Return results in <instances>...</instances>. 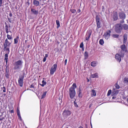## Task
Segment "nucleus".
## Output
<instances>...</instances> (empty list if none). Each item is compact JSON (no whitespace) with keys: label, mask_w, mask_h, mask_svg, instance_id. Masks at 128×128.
Listing matches in <instances>:
<instances>
[{"label":"nucleus","mask_w":128,"mask_h":128,"mask_svg":"<svg viewBox=\"0 0 128 128\" xmlns=\"http://www.w3.org/2000/svg\"><path fill=\"white\" fill-rule=\"evenodd\" d=\"M22 61L20 60L15 62L14 64V69L16 71H20L22 67Z\"/></svg>","instance_id":"nucleus-1"},{"label":"nucleus","mask_w":128,"mask_h":128,"mask_svg":"<svg viewBox=\"0 0 128 128\" xmlns=\"http://www.w3.org/2000/svg\"><path fill=\"white\" fill-rule=\"evenodd\" d=\"M122 29V26L121 24H118L116 25L114 30L116 33H120Z\"/></svg>","instance_id":"nucleus-2"},{"label":"nucleus","mask_w":128,"mask_h":128,"mask_svg":"<svg viewBox=\"0 0 128 128\" xmlns=\"http://www.w3.org/2000/svg\"><path fill=\"white\" fill-rule=\"evenodd\" d=\"M76 94L75 90L72 87L70 88L69 90V94L70 98L72 99L75 97Z\"/></svg>","instance_id":"nucleus-3"},{"label":"nucleus","mask_w":128,"mask_h":128,"mask_svg":"<svg viewBox=\"0 0 128 128\" xmlns=\"http://www.w3.org/2000/svg\"><path fill=\"white\" fill-rule=\"evenodd\" d=\"M24 74L20 75L19 76L18 80L19 85L22 87L23 85V79L24 78Z\"/></svg>","instance_id":"nucleus-4"},{"label":"nucleus","mask_w":128,"mask_h":128,"mask_svg":"<svg viewBox=\"0 0 128 128\" xmlns=\"http://www.w3.org/2000/svg\"><path fill=\"white\" fill-rule=\"evenodd\" d=\"M96 21L97 24L96 30L98 29L102 26L101 23L100 22V18L98 15H96Z\"/></svg>","instance_id":"nucleus-5"},{"label":"nucleus","mask_w":128,"mask_h":128,"mask_svg":"<svg viewBox=\"0 0 128 128\" xmlns=\"http://www.w3.org/2000/svg\"><path fill=\"white\" fill-rule=\"evenodd\" d=\"M71 112L68 110H65L62 114V115L64 117H67L68 116L70 115Z\"/></svg>","instance_id":"nucleus-6"},{"label":"nucleus","mask_w":128,"mask_h":128,"mask_svg":"<svg viewBox=\"0 0 128 128\" xmlns=\"http://www.w3.org/2000/svg\"><path fill=\"white\" fill-rule=\"evenodd\" d=\"M57 67V64H54L51 68L50 71V74H53L56 70Z\"/></svg>","instance_id":"nucleus-7"},{"label":"nucleus","mask_w":128,"mask_h":128,"mask_svg":"<svg viewBox=\"0 0 128 128\" xmlns=\"http://www.w3.org/2000/svg\"><path fill=\"white\" fill-rule=\"evenodd\" d=\"M112 16L114 21L116 20L118 18L117 12H113Z\"/></svg>","instance_id":"nucleus-8"},{"label":"nucleus","mask_w":128,"mask_h":128,"mask_svg":"<svg viewBox=\"0 0 128 128\" xmlns=\"http://www.w3.org/2000/svg\"><path fill=\"white\" fill-rule=\"evenodd\" d=\"M111 32V31L110 30H109L104 33L103 36H104L106 39L108 40L109 38Z\"/></svg>","instance_id":"nucleus-9"},{"label":"nucleus","mask_w":128,"mask_h":128,"mask_svg":"<svg viewBox=\"0 0 128 128\" xmlns=\"http://www.w3.org/2000/svg\"><path fill=\"white\" fill-rule=\"evenodd\" d=\"M119 16L120 19L124 20L126 18V14L123 12H120L118 14Z\"/></svg>","instance_id":"nucleus-10"},{"label":"nucleus","mask_w":128,"mask_h":128,"mask_svg":"<svg viewBox=\"0 0 128 128\" xmlns=\"http://www.w3.org/2000/svg\"><path fill=\"white\" fill-rule=\"evenodd\" d=\"M118 91V90L113 88L112 90V92L111 94L112 96H116L118 94L119 92Z\"/></svg>","instance_id":"nucleus-11"},{"label":"nucleus","mask_w":128,"mask_h":128,"mask_svg":"<svg viewBox=\"0 0 128 128\" xmlns=\"http://www.w3.org/2000/svg\"><path fill=\"white\" fill-rule=\"evenodd\" d=\"M92 31L91 30H90L86 34V40H88L89 39L90 37V36L92 33Z\"/></svg>","instance_id":"nucleus-12"},{"label":"nucleus","mask_w":128,"mask_h":128,"mask_svg":"<svg viewBox=\"0 0 128 128\" xmlns=\"http://www.w3.org/2000/svg\"><path fill=\"white\" fill-rule=\"evenodd\" d=\"M31 11L32 14L36 16H37L38 14V11L36 10L34 8H31Z\"/></svg>","instance_id":"nucleus-13"},{"label":"nucleus","mask_w":128,"mask_h":128,"mask_svg":"<svg viewBox=\"0 0 128 128\" xmlns=\"http://www.w3.org/2000/svg\"><path fill=\"white\" fill-rule=\"evenodd\" d=\"M8 39L6 38L5 40V42L4 44V50L7 51L8 50Z\"/></svg>","instance_id":"nucleus-14"},{"label":"nucleus","mask_w":128,"mask_h":128,"mask_svg":"<svg viewBox=\"0 0 128 128\" xmlns=\"http://www.w3.org/2000/svg\"><path fill=\"white\" fill-rule=\"evenodd\" d=\"M120 56L119 54H117L115 56V58L116 60L120 62L121 61Z\"/></svg>","instance_id":"nucleus-15"},{"label":"nucleus","mask_w":128,"mask_h":128,"mask_svg":"<svg viewBox=\"0 0 128 128\" xmlns=\"http://www.w3.org/2000/svg\"><path fill=\"white\" fill-rule=\"evenodd\" d=\"M78 96L79 98H82V90L80 87L78 91Z\"/></svg>","instance_id":"nucleus-16"},{"label":"nucleus","mask_w":128,"mask_h":128,"mask_svg":"<svg viewBox=\"0 0 128 128\" xmlns=\"http://www.w3.org/2000/svg\"><path fill=\"white\" fill-rule=\"evenodd\" d=\"M34 5L36 6H38L40 4V2L36 0H34L33 2Z\"/></svg>","instance_id":"nucleus-17"},{"label":"nucleus","mask_w":128,"mask_h":128,"mask_svg":"<svg viewBox=\"0 0 128 128\" xmlns=\"http://www.w3.org/2000/svg\"><path fill=\"white\" fill-rule=\"evenodd\" d=\"M123 82L124 84L128 85V78L127 77L124 78L123 80Z\"/></svg>","instance_id":"nucleus-18"},{"label":"nucleus","mask_w":128,"mask_h":128,"mask_svg":"<svg viewBox=\"0 0 128 128\" xmlns=\"http://www.w3.org/2000/svg\"><path fill=\"white\" fill-rule=\"evenodd\" d=\"M127 35L126 34H125L123 36L124 37V40L123 43L125 44L127 40Z\"/></svg>","instance_id":"nucleus-19"},{"label":"nucleus","mask_w":128,"mask_h":128,"mask_svg":"<svg viewBox=\"0 0 128 128\" xmlns=\"http://www.w3.org/2000/svg\"><path fill=\"white\" fill-rule=\"evenodd\" d=\"M120 48L121 49V50H125V52L126 51V46L125 44H123V45L120 46Z\"/></svg>","instance_id":"nucleus-20"},{"label":"nucleus","mask_w":128,"mask_h":128,"mask_svg":"<svg viewBox=\"0 0 128 128\" xmlns=\"http://www.w3.org/2000/svg\"><path fill=\"white\" fill-rule=\"evenodd\" d=\"M125 51V50H121L119 54L120 56L121 57H123L124 56Z\"/></svg>","instance_id":"nucleus-21"},{"label":"nucleus","mask_w":128,"mask_h":128,"mask_svg":"<svg viewBox=\"0 0 128 128\" xmlns=\"http://www.w3.org/2000/svg\"><path fill=\"white\" fill-rule=\"evenodd\" d=\"M122 26L124 30H126L128 29V25L127 24H124Z\"/></svg>","instance_id":"nucleus-22"},{"label":"nucleus","mask_w":128,"mask_h":128,"mask_svg":"<svg viewBox=\"0 0 128 128\" xmlns=\"http://www.w3.org/2000/svg\"><path fill=\"white\" fill-rule=\"evenodd\" d=\"M84 59L85 60L87 59L88 58V53L87 51H85V53L84 54Z\"/></svg>","instance_id":"nucleus-23"},{"label":"nucleus","mask_w":128,"mask_h":128,"mask_svg":"<svg viewBox=\"0 0 128 128\" xmlns=\"http://www.w3.org/2000/svg\"><path fill=\"white\" fill-rule=\"evenodd\" d=\"M91 77L92 78H98V75L97 73H96L94 74H92Z\"/></svg>","instance_id":"nucleus-24"},{"label":"nucleus","mask_w":128,"mask_h":128,"mask_svg":"<svg viewBox=\"0 0 128 128\" xmlns=\"http://www.w3.org/2000/svg\"><path fill=\"white\" fill-rule=\"evenodd\" d=\"M8 54L7 53L5 55L4 60L6 61V64H7L8 62Z\"/></svg>","instance_id":"nucleus-25"},{"label":"nucleus","mask_w":128,"mask_h":128,"mask_svg":"<svg viewBox=\"0 0 128 128\" xmlns=\"http://www.w3.org/2000/svg\"><path fill=\"white\" fill-rule=\"evenodd\" d=\"M96 62L95 61L92 62L91 63V66L93 67H94L96 66Z\"/></svg>","instance_id":"nucleus-26"},{"label":"nucleus","mask_w":128,"mask_h":128,"mask_svg":"<svg viewBox=\"0 0 128 128\" xmlns=\"http://www.w3.org/2000/svg\"><path fill=\"white\" fill-rule=\"evenodd\" d=\"M42 84H40L42 86L44 87V85L46 84V82H45L44 80H42Z\"/></svg>","instance_id":"nucleus-27"},{"label":"nucleus","mask_w":128,"mask_h":128,"mask_svg":"<svg viewBox=\"0 0 128 128\" xmlns=\"http://www.w3.org/2000/svg\"><path fill=\"white\" fill-rule=\"evenodd\" d=\"M19 37L18 36H17L16 38L14 39V44H17L18 42V40L19 39Z\"/></svg>","instance_id":"nucleus-28"},{"label":"nucleus","mask_w":128,"mask_h":128,"mask_svg":"<svg viewBox=\"0 0 128 128\" xmlns=\"http://www.w3.org/2000/svg\"><path fill=\"white\" fill-rule=\"evenodd\" d=\"M47 92L46 91L45 92H44L43 94L42 95L41 97V98L42 99L43 98H45V97L46 96V94L47 93Z\"/></svg>","instance_id":"nucleus-29"},{"label":"nucleus","mask_w":128,"mask_h":128,"mask_svg":"<svg viewBox=\"0 0 128 128\" xmlns=\"http://www.w3.org/2000/svg\"><path fill=\"white\" fill-rule=\"evenodd\" d=\"M56 24L57 25V28H58L60 26V22L58 20H56Z\"/></svg>","instance_id":"nucleus-30"},{"label":"nucleus","mask_w":128,"mask_h":128,"mask_svg":"<svg viewBox=\"0 0 128 128\" xmlns=\"http://www.w3.org/2000/svg\"><path fill=\"white\" fill-rule=\"evenodd\" d=\"M99 42L100 44L102 45L104 43V41L102 39H100V40Z\"/></svg>","instance_id":"nucleus-31"},{"label":"nucleus","mask_w":128,"mask_h":128,"mask_svg":"<svg viewBox=\"0 0 128 128\" xmlns=\"http://www.w3.org/2000/svg\"><path fill=\"white\" fill-rule=\"evenodd\" d=\"M112 37L114 38H118L119 37V35L117 34H113L112 36Z\"/></svg>","instance_id":"nucleus-32"},{"label":"nucleus","mask_w":128,"mask_h":128,"mask_svg":"<svg viewBox=\"0 0 128 128\" xmlns=\"http://www.w3.org/2000/svg\"><path fill=\"white\" fill-rule=\"evenodd\" d=\"M62 96L60 97V96L59 98V104H61L62 103Z\"/></svg>","instance_id":"nucleus-33"},{"label":"nucleus","mask_w":128,"mask_h":128,"mask_svg":"<svg viewBox=\"0 0 128 128\" xmlns=\"http://www.w3.org/2000/svg\"><path fill=\"white\" fill-rule=\"evenodd\" d=\"M76 87L77 86L76 84L75 83H74L73 84L72 86H71L70 88H74V89L75 90V89L76 88Z\"/></svg>","instance_id":"nucleus-34"},{"label":"nucleus","mask_w":128,"mask_h":128,"mask_svg":"<svg viewBox=\"0 0 128 128\" xmlns=\"http://www.w3.org/2000/svg\"><path fill=\"white\" fill-rule=\"evenodd\" d=\"M112 92V90H110L108 93L107 94V96H110V94H111V93Z\"/></svg>","instance_id":"nucleus-35"},{"label":"nucleus","mask_w":128,"mask_h":128,"mask_svg":"<svg viewBox=\"0 0 128 128\" xmlns=\"http://www.w3.org/2000/svg\"><path fill=\"white\" fill-rule=\"evenodd\" d=\"M70 11L73 13H75L76 12V10L75 9L70 10Z\"/></svg>","instance_id":"nucleus-36"},{"label":"nucleus","mask_w":128,"mask_h":128,"mask_svg":"<svg viewBox=\"0 0 128 128\" xmlns=\"http://www.w3.org/2000/svg\"><path fill=\"white\" fill-rule=\"evenodd\" d=\"M92 92L93 93V95L94 96H96V93L95 91L94 90H92Z\"/></svg>","instance_id":"nucleus-37"},{"label":"nucleus","mask_w":128,"mask_h":128,"mask_svg":"<svg viewBox=\"0 0 128 128\" xmlns=\"http://www.w3.org/2000/svg\"><path fill=\"white\" fill-rule=\"evenodd\" d=\"M115 86L117 89H119L120 88L119 86L117 84H115Z\"/></svg>","instance_id":"nucleus-38"},{"label":"nucleus","mask_w":128,"mask_h":128,"mask_svg":"<svg viewBox=\"0 0 128 128\" xmlns=\"http://www.w3.org/2000/svg\"><path fill=\"white\" fill-rule=\"evenodd\" d=\"M76 100V99H75V100L74 102V104L76 107H78V106L77 104V103H76V102H75Z\"/></svg>","instance_id":"nucleus-39"},{"label":"nucleus","mask_w":128,"mask_h":128,"mask_svg":"<svg viewBox=\"0 0 128 128\" xmlns=\"http://www.w3.org/2000/svg\"><path fill=\"white\" fill-rule=\"evenodd\" d=\"M80 47L81 48L84 47V44L83 42H82L80 44Z\"/></svg>","instance_id":"nucleus-40"},{"label":"nucleus","mask_w":128,"mask_h":128,"mask_svg":"<svg viewBox=\"0 0 128 128\" xmlns=\"http://www.w3.org/2000/svg\"><path fill=\"white\" fill-rule=\"evenodd\" d=\"M30 88H34V89H35L36 88L35 87L34 85H33V84H31L30 86Z\"/></svg>","instance_id":"nucleus-41"},{"label":"nucleus","mask_w":128,"mask_h":128,"mask_svg":"<svg viewBox=\"0 0 128 128\" xmlns=\"http://www.w3.org/2000/svg\"><path fill=\"white\" fill-rule=\"evenodd\" d=\"M6 32L7 33H8V27L7 26V25H6Z\"/></svg>","instance_id":"nucleus-42"},{"label":"nucleus","mask_w":128,"mask_h":128,"mask_svg":"<svg viewBox=\"0 0 128 128\" xmlns=\"http://www.w3.org/2000/svg\"><path fill=\"white\" fill-rule=\"evenodd\" d=\"M17 113L18 115V114H20L19 110L18 108H17Z\"/></svg>","instance_id":"nucleus-43"},{"label":"nucleus","mask_w":128,"mask_h":128,"mask_svg":"<svg viewBox=\"0 0 128 128\" xmlns=\"http://www.w3.org/2000/svg\"><path fill=\"white\" fill-rule=\"evenodd\" d=\"M18 118L19 120H22V119L21 116L20 115V114L18 115Z\"/></svg>","instance_id":"nucleus-44"},{"label":"nucleus","mask_w":128,"mask_h":128,"mask_svg":"<svg viewBox=\"0 0 128 128\" xmlns=\"http://www.w3.org/2000/svg\"><path fill=\"white\" fill-rule=\"evenodd\" d=\"M28 1L26 3V4L27 5H28V6L29 5L30 3H29V0H27Z\"/></svg>","instance_id":"nucleus-45"},{"label":"nucleus","mask_w":128,"mask_h":128,"mask_svg":"<svg viewBox=\"0 0 128 128\" xmlns=\"http://www.w3.org/2000/svg\"><path fill=\"white\" fill-rule=\"evenodd\" d=\"M102 11L103 12H104V6H102Z\"/></svg>","instance_id":"nucleus-46"},{"label":"nucleus","mask_w":128,"mask_h":128,"mask_svg":"<svg viewBox=\"0 0 128 128\" xmlns=\"http://www.w3.org/2000/svg\"><path fill=\"white\" fill-rule=\"evenodd\" d=\"M9 111L10 113H14V110H9Z\"/></svg>","instance_id":"nucleus-47"},{"label":"nucleus","mask_w":128,"mask_h":128,"mask_svg":"<svg viewBox=\"0 0 128 128\" xmlns=\"http://www.w3.org/2000/svg\"><path fill=\"white\" fill-rule=\"evenodd\" d=\"M12 39L11 36L8 35V40H11Z\"/></svg>","instance_id":"nucleus-48"},{"label":"nucleus","mask_w":128,"mask_h":128,"mask_svg":"<svg viewBox=\"0 0 128 128\" xmlns=\"http://www.w3.org/2000/svg\"><path fill=\"white\" fill-rule=\"evenodd\" d=\"M124 20H122L120 22V23L121 24H123L124 22Z\"/></svg>","instance_id":"nucleus-49"},{"label":"nucleus","mask_w":128,"mask_h":128,"mask_svg":"<svg viewBox=\"0 0 128 128\" xmlns=\"http://www.w3.org/2000/svg\"><path fill=\"white\" fill-rule=\"evenodd\" d=\"M46 58L44 57L43 59V62H44L46 61Z\"/></svg>","instance_id":"nucleus-50"},{"label":"nucleus","mask_w":128,"mask_h":128,"mask_svg":"<svg viewBox=\"0 0 128 128\" xmlns=\"http://www.w3.org/2000/svg\"><path fill=\"white\" fill-rule=\"evenodd\" d=\"M67 62V59H66L64 61V65L65 66L66 65Z\"/></svg>","instance_id":"nucleus-51"},{"label":"nucleus","mask_w":128,"mask_h":128,"mask_svg":"<svg viewBox=\"0 0 128 128\" xmlns=\"http://www.w3.org/2000/svg\"><path fill=\"white\" fill-rule=\"evenodd\" d=\"M3 92H5L6 91V89L4 87H3Z\"/></svg>","instance_id":"nucleus-52"},{"label":"nucleus","mask_w":128,"mask_h":128,"mask_svg":"<svg viewBox=\"0 0 128 128\" xmlns=\"http://www.w3.org/2000/svg\"><path fill=\"white\" fill-rule=\"evenodd\" d=\"M81 12V10H80L79 9H78V10H77V12L76 13H77V12H78V13H80Z\"/></svg>","instance_id":"nucleus-53"},{"label":"nucleus","mask_w":128,"mask_h":128,"mask_svg":"<svg viewBox=\"0 0 128 128\" xmlns=\"http://www.w3.org/2000/svg\"><path fill=\"white\" fill-rule=\"evenodd\" d=\"M113 96L112 97V99H115V98H116V96Z\"/></svg>","instance_id":"nucleus-54"},{"label":"nucleus","mask_w":128,"mask_h":128,"mask_svg":"<svg viewBox=\"0 0 128 128\" xmlns=\"http://www.w3.org/2000/svg\"><path fill=\"white\" fill-rule=\"evenodd\" d=\"M92 103H91L90 104L89 106V108H90L92 106Z\"/></svg>","instance_id":"nucleus-55"},{"label":"nucleus","mask_w":128,"mask_h":128,"mask_svg":"<svg viewBox=\"0 0 128 128\" xmlns=\"http://www.w3.org/2000/svg\"><path fill=\"white\" fill-rule=\"evenodd\" d=\"M2 0H0V6H1L2 4Z\"/></svg>","instance_id":"nucleus-56"},{"label":"nucleus","mask_w":128,"mask_h":128,"mask_svg":"<svg viewBox=\"0 0 128 128\" xmlns=\"http://www.w3.org/2000/svg\"><path fill=\"white\" fill-rule=\"evenodd\" d=\"M9 16L10 17L12 16V14L11 12L10 13Z\"/></svg>","instance_id":"nucleus-57"},{"label":"nucleus","mask_w":128,"mask_h":128,"mask_svg":"<svg viewBox=\"0 0 128 128\" xmlns=\"http://www.w3.org/2000/svg\"><path fill=\"white\" fill-rule=\"evenodd\" d=\"M48 54H45V57L46 58L47 57H48Z\"/></svg>","instance_id":"nucleus-58"},{"label":"nucleus","mask_w":128,"mask_h":128,"mask_svg":"<svg viewBox=\"0 0 128 128\" xmlns=\"http://www.w3.org/2000/svg\"><path fill=\"white\" fill-rule=\"evenodd\" d=\"M12 42V41H11V42H8V46L10 44H11V42Z\"/></svg>","instance_id":"nucleus-59"},{"label":"nucleus","mask_w":128,"mask_h":128,"mask_svg":"<svg viewBox=\"0 0 128 128\" xmlns=\"http://www.w3.org/2000/svg\"><path fill=\"white\" fill-rule=\"evenodd\" d=\"M30 45H28V46H27L28 48H29L30 47Z\"/></svg>","instance_id":"nucleus-60"},{"label":"nucleus","mask_w":128,"mask_h":128,"mask_svg":"<svg viewBox=\"0 0 128 128\" xmlns=\"http://www.w3.org/2000/svg\"><path fill=\"white\" fill-rule=\"evenodd\" d=\"M82 48V51H84V47H83V48Z\"/></svg>","instance_id":"nucleus-61"},{"label":"nucleus","mask_w":128,"mask_h":128,"mask_svg":"<svg viewBox=\"0 0 128 128\" xmlns=\"http://www.w3.org/2000/svg\"><path fill=\"white\" fill-rule=\"evenodd\" d=\"M8 68L6 66V72H7V69H7Z\"/></svg>","instance_id":"nucleus-62"},{"label":"nucleus","mask_w":128,"mask_h":128,"mask_svg":"<svg viewBox=\"0 0 128 128\" xmlns=\"http://www.w3.org/2000/svg\"><path fill=\"white\" fill-rule=\"evenodd\" d=\"M83 128L82 126H80V127H79V128Z\"/></svg>","instance_id":"nucleus-63"},{"label":"nucleus","mask_w":128,"mask_h":128,"mask_svg":"<svg viewBox=\"0 0 128 128\" xmlns=\"http://www.w3.org/2000/svg\"><path fill=\"white\" fill-rule=\"evenodd\" d=\"M26 42H27V40H25V43H26Z\"/></svg>","instance_id":"nucleus-64"}]
</instances>
